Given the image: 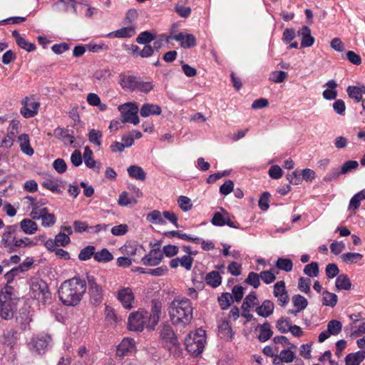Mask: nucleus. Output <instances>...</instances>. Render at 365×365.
Listing matches in <instances>:
<instances>
[{
    "instance_id": "nucleus-1",
    "label": "nucleus",
    "mask_w": 365,
    "mask_h": 365,
    "mask_svg": "<svg viewBox=\"0 0 365 365\" xmlns=\"http://www.w3.org/2000/svg\"><path fill=\"white\" fill-rule=\"evenodd\" d=\"M86 292V281L79 274L63 282L58 290L60 301L66 306L75 307Z\"/></svg>"
},
{
    "instance_id": "nucleus-2",
    "label": "nucleus",
    "mask_w": 365,
    "mask_h": 365,
    "mask_svg": "<svg viewBox=\"0 0 365 365\" xmlns=\"http://www.w3.org/2000/svg\"><path fill=\"white\" fill-rule=\"evenodd\" d=\"M168 313L175 326H186L193 317V307L190 299L175 297L169 304Z\"/></svg>"
},
{
    "instance_id": "nucleus-3",
    "label": "nucleus",
    "mask_w": 365,
    "mask_h": 365,
    "mask_svg": "<svg viewBox=\"0 0 365 365\" xmlns=\"http://www.w3.org/2000/svg\"><path fill=\"white\" fill-rule=\"evenodd\" d=\"M19 299L16 290L11 285H5L0 290V317L9 320L13 318Z\"/></svg>"
},
{
    "instance_id": "nucleus-4",
    "label": "nucleus",
    "mask_w": 365,
    "mask_h": 365,
    "mask_svg": "<svg viewBox=\"0 0 365 365\" xmlns=\"http://www.w3.org/2000/svg\"><path fill=\"white\" fill-rule=\"evenodd\" d=\"M205 334V331L202 329H197L189 333L184 341L187 352L195 356L201 354L206 343Z\"/></svg>"
},
{
    "instance_id": "nucleus-5",
    "label": "nucleus",
    "mask_w": 365,
    "mask_h": 365,
    "mask_svg": "<svg viewBox=\"0 0 365 365\" xmlns=\"http://www.w3.org/2000/svg\"><path fill=\"white\" fill-rule=\"evenodd\" d=\"M86 288L90 297V302L94 306L99 305L103 299L104 290L102 286L98 283L97 279L89 272L86 274Z\"/></svg>"
},
{
    "instance_id": "nucleus-6",
    "label": "nucleus",
    "mask_w": 365,
    "mask_h": 365,
    "mask_svg": "<svg viewBox=\"0 0 365 365\" xmlns=\"http://www.w3.org/2000/svg\"><path fill=\"white\" fill-rule=\"evenodd\" d=\"M52 346L53 340L51 336L44 332L34 336L29 343V347L32 352L37 354H45Z\"/></svg>"
},
{
    "instance_id": "nucleus-7",
    "label": "nucleus",
    "mask_w": 365,
    "mask_h": 365,
    "mask_svg": "<svg viewBox=\"0 0 365 365\" xmlns=\"http://www.w3.org/2000/svg\"><path fill=\"white\" fill-rule=\"evenodd\" d=\"M30 292L33 298L43 304L51 299V292L47 283L41 279L36 278L31 280Z\"/></svg>"
},
{
    "instance_id": "nucleus-8",
    "label": "nucleus",
    "mask_w": 365,
    "mask_h": 365,
    "mask_svg": "<svg viewBox=\"0 0 365 365\" xmlns=\"http://www.w3.org/2000/svg\"><path fill=\"white\" fill-rule=\"evenodd\" d=\"M148 312L144 309L133 312L130 314L128 327L130 331H142L148 324Z\"/></svg>"
},
{
    "instance_id": "nucleus-9",
    "label": "nucleus",
    "mask_w": 365,
    "mask_h": 365,
    "mask_svg": "<svg viewBox=\"0 0 365 365\" xmlns=\"http://www.w3.org/2000/svg\"><path fill=\"white\" fill-rule=\"evenodd\" d=\"M118 108L120 111L123 123H131L134 125L139 123L138 108L135 103H126L124 105L120 106Z\"/></svg>"
},
{
    "instance_id": "nucleus-10",
    "label": "nucleus",
    "mask_w": 365,
    "mask_h": 365,
    "mask_svg": "<svg viewBox=\"0 0 365 365\" xmlns=\"http://www.w3.org/2000/svg\"><path fill=\"white\" fill-rule=\"evenodd\" d=\"M21 104L22 107L20 112L24 118H32L38 113L40 103L35 101L34 97L24 98L21 101Z\"/></svg>"
},
{
    "instance_id": "nucleus-11",
    "label": "nucleus",
    "mask_w": 365,
    "mask_h": 365,
    "mask_svg": "<svg viewBox=\"0 0 365 365\" xmlns=\"http://www.w3.org/2000/svg\"><path fill=\"white\" fill-rule=\"evenodd\" d=\"M163 259V254L160 247L153 248L142 257L141 262L145 266L155 267L159 265Z\"/></svg>"
},
{
    "instance_id": "nucleus-12",
    "label": "nucleus",
    "mask_w": 365,
    "mask_h": 365,
    "mask_svg": "<svg viewBox=\"0 0 365 365\" xmlns=\"http://www.w3.org/2000/svg\"><path fill=\"white\" fill-rule=\"evenodd\" d=\"M160 334L161 339L168 348L176 347L179 345L178 339L170 324H164Z\"/></svg>"
},
{
    "instance_id": "nucleus-13",
    "label": "nucleus",
    "mask_w": 365,
    "mask_h": 365,
    "mask_svg": "<svg viewBox=\"0 0 365 365\" xmlns=\"http://www.w3.org/2000/svg\"><path fill=\"white\" fill-rule=\"evenodd\" d=\"M168 38L179 42L180 46L183 48H190L196 46V38L192 34L180 32L175 34L171 33Z\"/></svg>"
},
{
    "instance_id": "nucleus-14",
    "label": "nucleus",
    "mask_w": 365,
    "mask_h": 365,
    "mask_svg": "<svg viewBox=\"0 0 365 365\" xmlns=\"http://www.w3.org/2000/svg\"><path fill=\"white\" fill-rule=\"evenodd\" d=\"M273 294L277 298L278 305L285 307L288 304L289 296L284 281H279L274 284Z\"/></svg>"
},
{
    "instance_id": "nucleus-15",
    "label": "nucleus",
    "mask_w": 365,
    "mask_h": 365,
    "mask_svg": "<svg viewBox=\"0 0 365 365\" xmlns=\"http://www.w3.org/2000/svg\"><path fill=\"white\" fill-rule=\"evenodd\" d=\"M136 351L135 340L132 338H124L117 346L116 355L124 357Z\"/></svg>"
},
{
    "instance_id": "nucleus-16",
    "label": "nucleus",
    "mask_w": 365,
    "mask_h": 365,
    "mask_svg": "<svg viewBox=\"0 0 365 365\" xmlns=\"http://www.w3.org/2000/svg\"><path fill=\"white\" fill-rule=\"evenodd\" d=\"M162 304L159 301L153 300L151 306V312L148 313L147 327L154 329L158 324L161 314Z\"/></svg>"
},
{
    "instance_id": "nucleus-17",
    "label": "nucleus",
    "mask_w": 365,
    "mask_h": 365,
    "mask_svg": "<svg viewBox=\"0 0 365 365\" xmlns=\"http://www.w3.org/2000/svg\"><path fill=\"white\" fill-rule=\"evenodd\" d=\"M16 321L20 325L22 330H26L32 321L30 307L24 305L19 309L16 315Z\"/></svg>"
},
{
    "instance_id": "nucleus-18",
    "label": "nucleus",
    "mask_w": 365,
    "mask_h": 365,
    "mask_svg": "<svg viewBox=\"0 0 365 365\" xmlns=\"http://www.w3.org/2000/svg\"><path fill=\"white\" fill-rule=\"evenodd\" d=\"M117 298L124 308L130 309L133 307L132 303L134 301V295L130 288L123 287L120 289L117 293Z\"/></svg>"
},
{
    "instance_id": "nucleus-19",
    "label": "nucleus",
    "mask_w": 365,
    "mask_h": 365,
    "mask_svg": "<svg viewBox=\"0 0 365 365\" xmlns=\"http://www.w3.org/2000/svg\"><path fill=\"white\" fill-rule=\"evenodd\" d=\"M136 33L135 27L133 25L124 26L106 34L108 38H125L133 36Z\"/></svg>"
},
{
    "instance_id": "nucleus-20",
    "label": "nucleus",
    "mask_w": 365,
    "mask_h": 365,
    "mask_svg": "<svg viewBox=\"0 0 365 365\" xmlns=\"http://www.w3.org/2000/svg\"><path fill=\"white\" fill-rule=\"evenodd\" d=\"M297 33L302 37L301 47H310L314 44V38L312 36L311 29L307 26H303Z\"/></svg>"
},
{
    "instance_id": "nucleus-21",
    "label": "nucleus",
    "mask_w": 365,
    "mask_h": 365,
    "mask_svg": "<svg viewBox=\"0 0 365 365\" xmlns=\"http://www.w3.org/2000/svg\"><path fill=\"white\" fill-rule=\"evenodd\" d=\"M162 112L161 108L155 104L145 103L140 108V114L143 118H147L150 115H159Z\"/></svg>"
},
{
    "instance_id": "nucleus-22",
    "label": "nucleus",
    "mask_w": 365,
    "mask_h": 365,
    "mask_svg": "<svg viewBox=\"0 0 365 365\" xmlns=\"http://www.w3.org/2000/svg\"><path fill=\"white\" fill-rule=\"evenodd\" d=\"M274 303L271 300H264L261 306L256 307L255 312L259 316L267 317L273 313Z\"/></svg>"
},
{
    "instance_id": "nucleus-23",
    "label": "nucleus",
    "mask_w": 365,
    "mask_h": 365,
    "mask_svg": "<svg viewBox=\"0 0 365 365\" xmlns=\"http://www.w3.org/2000/svg\"><path fill=\"white\" fill-rule=\"evenodd\" d=\"M365 359V351H358L346 356V365H359Z\"/></svg>"
},
{
    "instance_id": "nucleus-24",
    "label": "nucleus",
    "mask_w": 365,
    "mask_h": 365,
    "mask_svg": "<svg viewBox=\"0 0 365 365\" xmlns=\"http://www.w3.org/2000/svg\"><path fill=\"white\" fill-rule=\"evenodd\" d=\"M138 78L136 76H128L120 79V85L124 90L133 91L136 90Z\"/></svg>"
},
{
    "instance_id": "nucleus-25",
    "label": "nucleus",
    "mask_w": 365,
    "mask_h": 365,
    "mask_svg": "<svg viewBox=\"0 0 365 365\" xmlns=\"http://www.w3.org/2000/svg\"><path fill=\"white\" fill-rule=\"evenodd\" d=\"M326 86L327 88L322 93L324 98L329 101L336 99L337 97V91L336 90L337 87L336 82L334 80H330L326 83Z\"/></svg>"
},
{
    "instance_id": "nucleus-26",
    "label": "nucleus",
    "mask_w": 365,
    "mask_h": 365,
    "mask_svg": "<svg viewBox=\"0 0 365 365\" xmlns=\"http://www.w3.org/2000/svg\"><path fill=\"white\" fill-rule=\"evenodd\" d=\"M128 175L137 180L144 181L146 178V173L143 169L138 165H130L128 168Z\"/></svg>"
},
{
    "instance_id": "nucleus-27",
    "label": "nucleus",
    "mask_w": 365,
    "mask_h": 365,
    "mask_svg": "<svg viewBox=\"0 0 365 365\" xmlns=\"http://www.w3.org/2000/svg\"><path fill=\"white\" fill-rule=\"evenodd\" d=\"M19 226L21 230L26 235H33L38 230L37 224L29 218L22 220L19 223Z\"/></svg>"
},
{
    "instance_id": "nucleus-28",
    "label": "nucleus",
    "mask_w": 365,
    "mask_h": 365,
    "mask_svg": "<svg viewBox=\"0 0 365 365\" xmlns=\"http://www.w3.org/2000/svg\"><path fill=\"white\" fill-rule=\"evenodd\" d=\"M206 283L212 288L219 287L222 283V277L219 272L212 271L207 274L205 277Z\"/></svg>"
},
{
    "instance_id": "nucleus-29",
    "label": "nucleus",
    "mask_w": 365,
    "mask_h": 365,
    "mask_svg": "<svg viewBox=\"0 0 365 365\" xmlns=\"http://www.w3.org/2000/svg\"><path fill=\"white\" fill-rule=\"evenodd\" d=\"M113 259V254L107 249L103 248L95 252L94 260L101 263H107Z\"/></svg>"
},
{
    "instance_id": "nucleus-30",
    "label": "nucleus",
    "mask_w": 365,
    "mask_h": 365,
    "mask_svg": "<svg viewBox=\"0 0 365 365\" xmlns=\"http://www.w3.org/2000/svg\"><path fill=\"white\" fill-rule=\"evenodd\" d=\"M138 271L141 274H147L152 276L160 277L165 275L168 272V269L167 266L163 265L154 269L138 267Z\"/></svg>"
},
{
    "instance_id": "nucleus-31",
    "label": "nucleus",
    "mask_w": 365,
    "mask_h": 365,
    "mask_svg": "<svg viewBox=\"0 0 365 365\" xmlns=\"http://www.w3.org/2000/svg\"><path fill=\"white\" fill-rule=\"evenodd\" d=\"M46 175L47 178L41 182V185L53 192L61 194L62 191L60 189L59 185L53 180V176L48 174Z\"/></svg>"
},
{
    "instance_id": "nucleus-32",
    "label": "nucleus",
    "mask_w": 365,
    "mask_h": 365,
    "mask_svg": "<svg viewBox=\"0 0 365 365\" xmlns=\"http://www.w3.org/2000/svg\"><path fill=\"white\" fill-rule=\"evenodd\" d=\"M257 329H259L258 339L260 341H266L272 335V331L269 323H264L262 325L258 326L256 330Z\"/></svg>"
},
{
    "instance_id": "nucleus-33",
    "label": "nucleus",
    "mask_w": 365,
    "mask_h": 365,
    "mask_svg": "<svg viewBox=\"0 0 365 365\" xmlns=\"http://www.w3.org/2000/svg\"><path fill=\"white\" fill-rule=\"evenodd\" d=\"M335 284L338 290H349L351 287L350 279L344 274L337 276Z\"/></svg>"
},
{
    "instance_id": "nucleus-34",
    "label": "nucleus",
    "mask_w": 365,
    "mask_h": 365,
    "mask_svg": "<svg viewBox=\"0 0 365 365\" xmlns=\"http://www.w3.org/2000/svg\"><path fill=\"white\" fill-rule=\"evenodd\" d=\"M155 38L156 35L155 33L150 31H145L138 36L135 41L139 44L147 45L153 41Z\"/></svg>"
},
{
    "instance_id": "nucleus-35",
    "label": "nucleus",
    "mask_w": 365,
    "mask_h": 365,
    "mask_svg": "<svg viewBox=\"0 0 365 365\" xmlns=\"http://www.w3.org/2000/svg\"><path fill=\"white\" fill-rule=\"evenodd\" d=\"M137 202V199L134 197H129L128 192L126 191H123L119 195L118 204L120 206L126 207L129 205H135Z\"/></svg>"
},
{
    "instance_id": "nucleus-36",
    "label": "nucleus",
    "mask_w": 365,
    "mask_h": 365,
    "mask_svg": "<svg viewBox=\"0 0 365 365\" xmlns=\"http://www.w3.org/2000/svg\"><path fill=\"white\" fill-rule=\"evenodd\" d=\"M96 247L93 245H87L81 250L78 257L81 261H87L92 257H94Z\"/></svg>"
},
{
    "instance_id": "nucleus-37",
    "label": "nucleus",
    "mask_w": 365,
    "mask_h": 365,
    "mask_svg": "<svg viewBox=\"0 0 365 365\" xmlns=\"http://www.w3.org/2000/svg\"><path fill=\"white\" fill-rule=\"evenodd\" d=\"M292 302L294 307L301 312L305 309L308 306L307 299L299 294L292 296Z\"/></svg>"
},
{
    "instance_id": "nucleus-38",
    "label": "nucleus",
    "mask_w": 365,
    "mask_h": 365,
    "mask_svg": "<svg viewBox=\"0 0 365 365\" xmlns=\"http://www.w3.org/2000/svg\"><path fill=\"white\" fill-rule=\"evenodd\" d=\"M275 266L280 270L289 272L293 269V262L289 258L279 257L276 261Z\"/></svg>"
},
{
    "instance_id": "nucleus-39",
    "label": "nucleus",
    "mask_w": 365,
    "mask_h": 365,
    "mask_svg": "<svg viewBox=\"0 0 365 365\" xmlns=\"http://www.w3.org/2000/svg\"><path fill=\"white\" fill-rule=\"evenodd\" d=\"M23 273L24 272L19 265L11 269L4 274V279L6 282V285L11 284L16 277H19L20 274Z\"/></svg>"
},
{
    "instance_id": "nucleus-40",
    "label": "nucleus",
    "mask_w": 365,
    "mask_h": 365,
    "mask_svg": "<svg viewBox=\"0 0 365 365\" xmlns=\"http://www.w3.org/2000/svg\"><path fill=\"white\" fill-rule=\"evenodd\" d=\"M340 257L346 264H354L360 261L363 255L356 252H346L342 254Z\"/></svg>"
},
{
    "instance_id": "nucleus-41",
    "label": "nucleus",
    "mask_w": 365,
    "mask_h": 365,
    "mask_svg": "<svg viewBox=\"0 0 365 365\" xmlns=\"http://www.w3.org/2000/svg\"><path fill=\"white\" fill-rule=\"evenodd\" d=\"M242 312L241 314L242 317L246 319V320L244 322V324H245L247 322H250L251 320V314L250 313L249 309L251 308V293H249L245 299V301L242 305Z\"/></svg>"
},
{
    "instance_id": "nucleus-42",
    "label": "nucleus",
    "mask_w": 365,
    "mask_h": 365,
    "mask_svg": "<svg viewBox=\"0 0 365 365\" xmlns=\"http://www.w3.org/2000/svg\"><path fill=\"white\" fill-rule=\"evenodd\" d=\"M338 301L336 294L325 291L323 293L322 304L325 306L334 307Z\"/></svg>"
},
{
    "instance_id": "nucleus-43",
    "label": "nucleus",
    "mask_w": 365,
    "mask_h": 365,
    "mask_svg": "<svg viewBox=\"0 0 365 365\" xmlns=\"http://www.w3.org/2000/svg\"><path fill=\"white\" fill-rule=\"evenodd\" d=\"M103 133L101 130L91 129L88 134V138L91 143H93L97 146L101 145V138Z\"/></svg>"
},
{
    "instance_id": "nucleus-44",
    "label": "nucleus",
    "mask_w": 365,
    "mask_h": 365,
    "mask_svg": "<svg viewBox=\"0 0 365 365\" xmlns=\"http://www.w3.org/2000/svg\"><path fill=\"white\" fill-rule=\"evenodd\" d=\"M342 329L341 323L336 319H332L328 322L327 324V331L330 333L331 335H337L339 334Z\"/></svg>"
},
{
    "instance_id": "nucleus-45",
    "label": "nucleus",
    "mask_w": 365,
    "mask_h": 365,
    "mask_svg": "<svg viewBox=\"0 0 365 365\" xmlns=\"http://www.w3.org/2000/svg\"><path fill=\"white\" fill-rule=\"evenodd\" d=\"M218 302L222 309H227L233 302V297L231 294L226 292L222 293L218 297Z\"/></svg>"
},
{
    "instance_id": "nucleus-46",
    "label": "nucleus",
    "mask_w": 365,
    "mask_h": 365,
    "mask_svg": "<svg viewBox=\"0 0 365 365\" xmlns=\"http://www.w3.org/2000/svg\"><path fill=\"white\" fill-rule=\"evenodd\" d=\"M73 1V0H58L52 6V9L55 11L66 12Z\"/></svg>"
},
{
    "instance_id": "nucleus-47",
    "label": "nucleus",
    "mask_w": 365,
    "mask_h": 365,
    "mask_svg": "<svg viewBox=\"0 0 365 365\" xmlns=\"http://www.w3.org/2000/svg\"><path fill=\"white\" fill-rule=\"evenodd\" d=\"M346 92L349 97L354 99L356 103L362 101L363 98L359 86H349L346 88Z\"/></svg>"
},
{
    "instance_id": "nucleus-48",
    "label": "nucleus",
    "mask_w": 365,
    "mask_h": 365,
    "mask_svg": "<svg viewBox=\"0 0 365 365\" xmlns=\"http://www.w3.org/2000/svg\"><path fill=\"white\" fill-rule=\"evenodd\" d=\"M304 273L310 277H317L319 274V264L316 262H312L310 264H307L304 269Z\"/></svg>"
},
{
    "instance_id": "nucleus-49",
    "label": "nucleus",
    "mask_w": 365,
    "mask_h": 365,
    "mask_svg": "<svg viewBox=\"0 0 365 365\" xmlns=\"http://www.w3.org/2000/svg\"><path fill=\"white\" fill-rule=\"evenodd\" d=\"M310 285H311V279L309 278H305V277H301L299 279L298 289L301 292H302L307 294H309L311 292Z\"/></svg>"
},
{
    "instance_id": "nucleus-50",
    "label": "nucleus",
    "mask_w": 365,
    "mask_h": 365,
    "mask_svg": "<svg viewBox=\"0 0 365 365\" xmlns=\"http://www.w3.org/2000/svg\"><path fill=\"white\" fill-rule=\"evenodd\" d=\"M219 332L224 336L232 338V329L227 320L222 321L218 326Z\"/></svg>"
},
{
    "instance_id": "nucleus-51",
    "label": "nucleus",
    "mask_w": 365,
    "mask_h": 365,
    "mask_svg": "<svg viewBox=\"0 0 365 365\" xmlns=\"http://www.w3.org/2000/svg\"><path fill=\"white\" fill-rule=\"evenodd\" d=\"M57 247H66L71 242V239L65 232H60L54 238Z\"/></svg>"
},
{
    "instance_id": "nucleus-52",
    "label": "nucleus",
    "mask_w": 365,
    "mask_h": 365,
    "mask_svg": "<svg viewBox=\"0 0 365 365\" xmlns=\"http://www.w3.org/2000/svg\"><path fill=\"white\" fill-rule=\"evenodd\" d=\"M178 203L180 209L184 212L189 211L192 207L191 200L187 196H180L178 200Z\"/></svg>"
},
{
    "instance_id": "nucleus-53",
    "label": "nucleus",
    "mask_w": 365,
    "mask_h": 365,
    "mask_svg": "<svg viewBox=\"0 0 365 365\" xmlns=\"http://www.w3.org/2000/svg\"><path fill=\"white\" fill-rule=\"evenodd\" d=\"M42 225L45 227L53 226L56 223V217L53 214L45 212L41 217Z\"/></svg>"
},
{
    "instance_id": "nucleus-54",
    "label": "nucleus",
    "mask_w": 365,
    "mask_h": 365,
    "mask_svg": "<svg viewBox=\"0 0 365 365\" xmlns=\"http://www.w3.org/2000/svg\"><path fill=\"white\" fill-rule=\"evenodd\" d=\"M226 215L225 213L222 214L219 212H216L214 213L212 218L211 220V223L214 226L222 227L225 225L226 221Z\"/></svg>"
},
{
    "instance_id": "nucleus-55",
    "label": "nucleus",
    "mask_w": 365,
    "mask_h": 365,
    "mask_svg": "<svg viewBox=\"0 0 365 365\" xmlns=\"http://www.w3.org/2000/svg\"><path fill=\"white\" fill-rule=\"evenodd\" d=\"M153 88L154 86L151 81L145 82L138 78L136 90L144 93H148L153 89Z\"/></svg>"
},
{
    "instance_id": "nucleus-56",
    "label": "nucleus",
    "mask_w": 365,
    "mask_h": 365,
    "mask_svg": "<svg viewBox=\"0 0 365 365\" xmlns=\"http://www.w3.org/2000/svg\"><path fill=\"white\" fill-rule=\"evenodd\" d=\"M162 253L163 256L167 257H173L175 256L179 252V247L177 245H167L163 247Z\"/></svg>"
},
{
    "instance_id": "nucleus-57",
    "label": "nucleus",
    "mask_w": 365,
    "mask_h": 365,
    "mask_svg": "<svg viewBox=\"0 0 365 365\" xmlns=\"http://www.w3.org/2000/svg\"><path fill=\"white\" fill-rule=\"evenodd\" d=\"M288 76L287 72L283 71H273L269 76V80L274 83H282Z\"/></svg>"
},
{
    "instance_id": "nucleus-58",
    "label": "nucleus",
    "mask_w": 365,
    "mask_h": 365,
    "mask_svg": "<svg viewBox=\"0 0 365 365\" xmlns=\"http://www.w3.org/2000/svg\"><path fill=\"white\" fill-rule=\"evenodd\" d=\"M270 194L268 192H264L258 201V206L262 211L267 210L269 207Z\"/></svg>"
},
{
    "instance_id": "nucleus-59",
    "label": "nucleus",
    "mask_w": 365,
    "mask_h": 365,
    "mask_svg": "<svg viewBox=\"0 0 365 365\" xmlns=\"http://www.w3.org/2000/svg\"><path fill=\"white\" fill-rule=\"evenodd\" d=\"M16 43L21 48L28 52L34 51L36 49L35 43L29 42L25 38H18Z\"/></svg>"
},
{
    "instance_id": "nucleus-60",
    "label": "nucleus",
    "mask_w": 365,
    "mask_h": 365,
    "mask_svg": "<svg viewBox=\"0 0 365 365\" xmlns=\"http://www.w3.org/2000/svg\"><path fill=\"white\" fill-rule=\"evenodd\" d=\"M147 220L153 223L163 224L165 220L161 217V213L158 210H153L147 216Z\"/></svg>"
},
{
    "instance_id": "nucleus-61",
    "label": "nucleus",
    "mask_w": 365,
    "mask_h": 365,
    "mask_svg": "<svg viewBox=\"0 0 365 365\" xmlns=\"http://www.w3.org/2000/svg\"><path fill=\"white\" fill-rule=\"evenodd\" d=\"M279 356L284 363H292L295 358V354L289 349L282 350Z\"/></svg>"
},
{
    "instance_id": "nucleus-62",
    "label": "nucleus",
    "mask_w": 365,
    "mask_h": 365,
    "mask_svg": "<svg viewBox=\"0 0 365 365\" xmlns=\"http://www.w3.org/2000/svg\"><path fill=\"white\" fill-rule=\"evenodd\" d=\"M359 163L356 160H348L345 162L340 170L341 174H346L358 168Z\"/></svg>"
},
{
    "instance_id": "nucleus-63",
    "label": "nucleus",
    "mask_w": 365,
    "mask_h": 365,
    "mask_svg": "<svg viewBox=\"0 0 365 365\" xmlns=\"http://www.w3.org/2000/svg\"><path fill=\"white\" fill-rule=\"evenodd\" d=\"M53 168L58 173L62 174L66 172L67 165L63 159L57 158L53 163Z\"/></svg>"
},
{
    "instance_id": "nucleus-64",
    "label": "nucleus",
    "mask_w": 365,
    "mask_h": 365,
    "mask_svg": "<svg viewBox=\"0 0 365 365\" xmlns=\"http://www.w3.org/2000/svg\"><path fill=\"white\" fill-rule=\"evenodd\" d=\"M268 174L272 179L278 180L282 178L283 171L279 165H274L269 168Z\"/></svg>"
}]
</instances>
